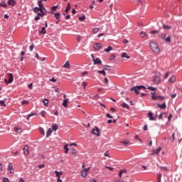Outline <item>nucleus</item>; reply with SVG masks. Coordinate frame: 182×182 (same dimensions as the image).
Segmentation results:
<instances>
[{
  "mask_svg": "<svg viewBox=\"0 0 182 182\" xmlns=\"http://www.w3.org/2000/svg\"><path fill=\"white\" fill-rule=\"evenodd\" d=\"M38 6L39 7H34L33 9L34 13L38 14L37 16L35 17V21H39L41 18L46 16V12H47L46 7H44L43 0H40L38 1Z\"/></svg>",
  "mask_w": 182,
  "mask_h": 182,
  "instance_id": "nucleus-1",
  "label": "nucleus"
},
{
  "mask_svg": "<svg viewBox=\"0 0 182 182\" xmlns=\"http://www.w3.org/2000/svg\"><path fill=\"white\" fill-rule=\"evenodd\" d=\"M150 48L154 53H157V54L160 53V48H159V46L157 45V43H156L154 41H151Z\"/></svg>",
  "mask_w": 182,
  "mask_h": 182,
  "instance_id": "nucleus-2",
  "label": "nucleus"
},
{
  "mask_svg": "<svg viewBox=\"0 0 182 182\" xmlns=\"http://www.w3.org/2000/svg\"><path fill=\"white\" fill-rule=\"evenodd\" d=\"M141 89L146 90V87H144V86H136V87H134L133 88H131V91L134 92L135 94H136V95H139V94H140V92H139V90H140Z\"/></svg>",
  "mask_w": 182,
  "mask_h": 182,
  "instance_id": "nucleus-3",
  "label": "nucleus"
},
{
  "mask_svg": "<svg viewBox=\"0 0 182 182\" xmlns=\"http://www.w3.org/2000/svg\"><path fill=\"white\" fill-rule=\"evenodd\" d=\"M90 169H91V167L81 170L80 171L81 176H82L83 178H86L87 176V173L90 171Z\"/></svg>",
  "mask_w": 182,
  "mask_h": 182,
  "instance_id": "nucleus-4",
  "label": "nucleus"
},
{
  "mask_svg": "<svg viewBox=\"0 0 182 182\" xmlns=\"http://www.w3.org/2000/svg\"><path fill=\"white\" fill-rule=\"evenodd\" d=\"M91 133L93 134L94 135H96L97 136H101V132H100V129L98 127H95L92 130Z\"/></svg>",
  "mask_w": 182,
  "mask_h": 182,
  "instance_id": "nucleus-5",
  "label": "nucleus"
},
{
  "mask_svg": "<svg viewBox=\"0 0 182 182\" xmlns=\"http://www.w3.org/2000/svg\"><path fill=\"white\" fill-rule=\"evenodd\" d=\"M93 48L95 50L100 51L101 49H102V44H100V43H95L94 44Z\"/></svg>",
  "mask_w": 182,
  "mask_h": 182,
  "instance_id": "nucleus-6",
  "label": "nucleus"
},
{
  "mask_svg": "<svg viewBox=\"0 0 182 182\" xmlns=\"http://www.w3.org/2000/svg\"><path fill=\"white\" fill-rule=\"evenodd\" d=\"M93 65H102V61L101 60L100 58H96L95 60L93 61Z\"/></svg>",
  "mask_w": 182,
  "mask_h": 182,
  "instance_id": "nucleus-7",
  "label": "nucleus"
},
{
  "mask_svg": "<svg viewBox=\"0 0 182 182\" xmlns=\"http://www.w3.org/2000/svg\"><path fill=\"white\" fill-rule=\"evenodd\" d=\"M160 151H161V147H159L157 149H153L152 153L151 155H159V153H160Z\"/></svg>",
  "mask_w": 182,
  "mask_h": 182,
  "instance_id": "nucleus-8",
  "label": "nucleus"
},
{
  "mask_svg": "<svg viewBox=\"0 0 182 182\" xmlns=\"http://www.w3.org/2000/svg\"><path fill=\"white\" fill-rule=\"evenodd\" d=\"M160 82H161V80H160V77L159 76H155L154 77V84H156V85H159V84H160Z\"/></svg>",
  "mask_w": 182,
  "mask_h": 182,
  "instance_id": "nucleus-9",
  "label": "nucleus"
},
{
  "mask_svg": "<svg viewBox=\"0 0 182 182\" xmlns=\"http://www.w3.org/2000/svg\"><path fill=\"white\" fill-rule=\"evenodd\" d=\"M140 37L142 38H147V37H149V34H147V33H146V31H141Z\"/></svg>",
  "mask_w": 182,
  "mask_h": 182,
  "instance_id": "nucleus-10",
  "label": "nucleus"
},
{
  "mask_svg": "<svg viewBox=\"0 0 182 182\" xmlns=\"http://www.w3.org/2000/svg\"><path fill=\"white\" fill-rule=\"evenodd\" d=\"M14 82V76H13V74L11 73H9V80H8V83L9 84H11Z\"/></svg>",
  "mask_w": 182,
  "mask_h": 182,
  "instance_id": "nucleus-11",
  "label": "nucleus"
},
{
  "mask_svg": "<svg viewBox=\"0 0 182 182\" xmlns=\"http://www.w3.org/2000/svg\"><path fill=\"white\" fill-rule=\"evenodd\" d=\"M7 4L9 6H14L16 3L15 0H8Z\"/></svg>",
  "mask_w": 182,
  "mask_h": 182,
  "instance_id": "nucleus-12",
  "label": "nucleus"
},
{
  "mask_svg": "<svg viewBox=\"0 0 182 182\" xmlns=\"http://www.w3.org/2000/svg\"><path fill=\"white\" fill-rule=\"evenodd\" d=\"M23 150L24 154L28 155L29 154V147L28 146H25Z\"/></svg>",
  "mask_w": 182,
  "mask_h": 182,
  "instance_id": "nucleus-13",
  "label": "nucleus"
},
{
  "mask_svg": "<svg viewBox=\"0 0 182 182\" xmlns=\"http://www.w3.org/2000/svg\"><path fill=\"white\" fill-rule=\"evenodd\" d=\"M120 143L124 144L125 146H128L130 144V141L124 140V141H120Z\"/></svg>",
  "mask_w": 182,
  "mask_h": 182,
  "instance_id": "nucleus-14",
  "label": "nucleus"
},
{
  "mask_svg": "<svg viewBox=\"0 0 182 182\" xmlns=\"http://www.w3.org/2000/svg\"><path fill=\"white\" fill-rule=\"evenodd\" d=\"M71 10V4L70 3H68L67 7L65 10V12L68 14Z\"/></svg>",
  "mask_w": 182,
  "mask_h": 182,
  "instance_id": "nucleus-15",
  "label": "nucleus"
},
{
  "mask_svg": "<svg viewBox=\"0 0 182 182\" xmlns=\"http://www.w3.org/2000/svg\"><path fill=\"white\" fill-rule=\"evenodd\" d=\"M168 82L170 83H174L176 82V76H172L169 78Z\"/></svg>",
  "mask_w": 182,
  "mask_h": 182,
  "instance_id": "nucleus-16",
  "label": "nucleus"
},
{
  "mask_svg": "<svg viewBox=\"0 0 182 182\" xmlns=\"http://www.w3.org/2000/svg\"><path fill=\"white\" fill-rule=\"evenodd\" d=\"M55 176L57 178H60V176L63 175V171L59 172V171H55Z\"/></svg>",
  "mask_w": 182,
  "mask_h": 182,
  "instance_id": "nucleus-17",
  "label": "nucleus"
},
{
  "mask_svg": "<svg viewBox=\"0 0 182 182\" xmlns=\"http://www.w3.org/2000/svg\"><path fill=\"white\" fill-rule=\"evenodd\" d=\"M64 68H68L70 69V64L69 61H66V63H65V65L63 66Z\"/></svg>",
  "mask_w": 182,
  "mask_h": 182,
  "instance_id": "nucleus-18",
  "label": "nucleus"
},
{
  "mask_svg": "<svg viewBox=\"0 0 182 182\" xmlns=\"http://www.w3.org/2000/svg\"><path fill=\"white\" fill-rule=\"evenodd\" d=\"M151 99L154 100H159V96L156 95V93H151Z\"/></svg>",
  "mask_w": 182,
  "mask_h": 182,
  "instance_id": "nucleus-19",
  "label": "nucleus"
},
{
  "mask_svg": "<svg viewBox=\"0 0 182 182\" xmlns=\"http://www.w3.org/2000/svg\"><path fill=\"white\" fill-rule=\"evenodd\" d=\"M148 117H149V119H150L151 121L156 120V118L153 117V113H151V112H149V113L148 114Z\"/></svg>",
  "mask_w": 182,
  "mask_h": 182,
  "instance_id": "nucleus-20",
  "label": "nucleus"
},
{
  "mask_svg": "<svg viewBox=\"0 0 182 182\" xmlns=\"http://www.w3.org/2000/svg\"><path fill=\"white\" fill-rule=\"evenodd\" d=\"M53 132V130L52 129H48L46 133V136L49 137V136H50Z\"/></svg>",
  "mask_w": 182,
  "mask_h": 182,
  "instance_id": "nucleus-21",
  "label": "nucleus"
},
{
  "mask_svg": "<svg viewBox=\"0 0 182 182\" xmlns=\"http://www.w3.org/2000/svg\"><path fill=\"white\" fill-rule=\"evenodd\" d=\"M41 34L45 35L46 34V27H42L41 30L39 31Z\"/></svg>",
  "mask_w": 182,
  "mask_h": 182,
  "instance_id": "nucleus-22",
  "label": "nucleus"
},
{
  "mask_svg": "<svg viewBox=\"0 0 182 182\" xmlns=\"http://www.w3.org/2000/svg\"><path fill=\"white\" fill-rule=\"evenodd\" d=\"M68 102H69L68 99L65 100L63 102V106L65 107H68Z\"/></svg>",
  "mask_w": 182,
  "mask_h": 182,
  "instance_id": "nucleus-23",
  "label": "nucleus"
},
{
  "mask_svg": "<svg viewBox=\"0 0 182 182\" xmlns=\"http://www.w3.org/2000/svg\"><path fill=\"white\" fill-rule=\"evenodd\" d=\"M157 105L161 109H166L167 107V105H166V103H164L162 105L158 104Z\"/></svg>",
  "mask_w": 182,
  "mask_h": 182,
  "instance_id": "nucleus-24",
  "label": "nucleus"
},
{
  "mask_svg": "<svg viewBox=\"0 0 182 182\" xmlns=\"http://www.w3.org/2000/svg\"><path fill=\"white\" fill-rule=\"evenodd\" d=\"M69 145L68 144H65L63 147V149H65V154H68L69 151V148H68Z\"/></svg>",
  "mask_w": 182,
  "mask_h": 182,
  "instance_id": "nucleus-25",
  "label": "nucleus"
},
{
  "mask_svg": "<svg viewBox=\"0 0 182 182\" xmlns=\"http://www.w3.org/2000/svg\"><path fill=\"white\" fill-rule=\"evenodd\" d=\"M122 58H127V59H130V56L127 55V53H123L122 55Z\"/></svg>",
  "mask_w": 182,
  "mask_h": 182,
  "instance_id": "nucleus-26",
  "label": "nucleus"
},
{
  "mask_svg": "<svg viewBox=\"0 0 182 182\" xmlns=\"http://www.w3.org/2000/svg\"><path fill=\"white\" fill-rule=\"evenodd\" d=\"M14 131H15L16 133H21V132H22V129L20 128V127H15V128H14Z\"/></svg>",
  "mask_w": 182,
  "mask_h": 182,
  "instance_id": "nucleus-27",
  "label": "nucleus"
},
{
  "mask_svg": "<svg viewBox=\"0 0 182 182\" xmlns=\"http://www.w3.org/2000/svg\"><path fill=\"white\" fill-rule=\"evenodd\" d=\"M43 103L44 106L48 107V105H49V101L47 99H45L43 100Z\"/></svg>",
  "mask_w": 182,
  "mask_h": 182,
  "instance_id": "nucleus-28",
  "label": "nucleus"
},
{
  "mask_svg": "<svg viewBox=\"0 0 182 182\" xmlns=\"http://www.w3.org/2000/svg\"><path fill=\"white\" fill-rule=\"evenodd\" d=\"M111 50H112V46H109L108 48H105V49L104 50V51H105V52H107V53H109V52H110Z\"/></svg>",
  "mask_w": 182,
  "mask_h": 182,
  "instance_id": "nucleus-29",
  "label": "nucleus"
},
{
  "mask_svg": "<svg viewBox=\"0 0 182 182\" xmlns=\"http://www.w3.org/2000/svg\"><path fill=\"white\" fill-rule=\"evenodd\" d=\"M122 107L124 108H127V109H130V107L129 106V105L126 104V103H123L121 105Z\"/></svg>",
  "mask_w": 182,
  "mask_h": 182,
  "instance_id": "nucleus-30",
  "label": "nucleus"
},
{
  "mask_svg": "<svg viewBox=\"0 0 182 182\" xmlns=\"http://www.w3.org/2000/svg\"><path fill=\"white\" fill-rule=\"evenodd\" d=\"M103 69L105 70H111V67L109 65H104Z\"/></svg>",
  "mask_w": 182,
  "mask_h": 182,
  "instance_id": "nucleus-31",
  "label": "nucleus"
},
{
  "mask_svg": "<svg viewBox=\"0 0 182 182\" xmlns=\"http://www.w3.org/2000/svg\"><path fill=\"white\" fill-rule=\"evenodd\" d=\"M54 16H55L56 20H58L60 18V13H55L54 14Z\"/></svg>",
  "mask_w": 182,
  "mask_h": 182,
  "instance_id": "nucleus-32",
  "label": "nucleus"
},
{
  "mask_svg": "<svg viewBox=\"0 0 182 182\" xmlns=\"http://www.w3.org/2000/svg\"><path fill=\"white\" fill-rule=\"evenodd\" d=\"M165 41L167 43H171V37L169 36L168 37H166V38H165Z\"/></svg>",
  "mask_w": 182,
  "mask_h": 182,
  "instance_id": "nucleus-33",
  "label": "nucleus"
},
{
  "mask_svg": "<svg viewBox=\"0 0 182 182\" xmlns=\"http://www.w3.org/2000/svg\"><path fill=\"white\" fill-rule=\"evenodd\" d=\"M100 31V28H93V33H98Z\"/></svg>",
  "mask_w": 182,
  "mask_h": 182,
  "instance_id": "nucleus-34",
  "label": "nucleus"
},
{
  "mask_svg": "<svg viewBox=\"0 0 182 182\" xmlns=\"http://www.w3.org/2000/svg\"><path fill=\"white\" fill-rule=\"evenodd\" d=\"M8 170L9 171H14V167H13V166H12V164H9V165H8Z\"/></svg>",
  "mask_w": 182,
  "mask_h": 182,
  "instance_id": "nucleus-35",
  "label": "nucleus"
},
{
  "mask_svg": "<svg viewBox=\"0 0 182 182\" xmlns=\"http://www.w3.org/2000/svg\"><path fill=\"white\" fill-rule=\"evenodd\" d=\"M160 168L164 171H168V168H167L166 166H161Z\"/></svg>",
  "mask_w": 182,
  "mask_h": 182,
  "instance_id": "nucleus-36",
  "label": "nucleus"
},
{
  "mask_svg": "<svg viewBox=\"0 0 182 182\" xmlns=\"http://www.w3.org/2000/svg\"><path fill=\"white\" fill-rule=\"evenodd\" d=\"M53 130L57 131L58 129V126L57 124H54L52 126Z\"/></svg>",
  "mask_w": 182,
  "mask_h": 182,
  "instance_id": "nucleus-37",
  "label": "nucleus"
},
{
  "mask_svg": "<svg viewBox=\"0 0 182 182\" xmlns=\"http://www.w3.org/2000/svg\"><path fill=\"white\" fill-rule=\"evenodd\" d=\"M86 18L85 16H82L81 17H79V21H85Z\"/></svg>",
  "mask_w": 182,
  "mask_h": 182,
  "instance_id": "nucleus-38",
  "label": "nucleus"
},
{
  "mask_svg": "<svg viewBox=\"0 0 182 182\" xmlns=\"http://www.w3.org/2000/svg\"><path fill=\"white\" fill-rule=\"evenodd\" d=\"M124 173H127L126 170H121L119 173V177H122Z\"/></svg>",
  "mask_w": 182,
  "mask_h": 182,
  "instance_id": "nucleus-39",
  "label": "nucleus"
},
{
  "mask_svg": "<svg viewBox=\"0 0 182 182\" xmlns=\"http://www.w3.org/2000/svg\"><path fill=\"white\" fill-rule=\"evenodd\" d=\"M35 115H36V114H35V113H31V114H30L29 115H28V117L26 118V119H27V120H29V119H30V117H33V116H35Z\"/></svg>",
  "mask_w": 182,
  "mask_h": 182,
  "instance_id": "nucleus-40",
  "label": "nucleus"
},
{
  "mask_svg": "<svg viewBox=\"0 0 182 182\" xmlns=\"http://www.w3.org/2000/svg\"><path fill=\"white\" fill-rule=\"evenodd\" d=\"M148 90H149L151 91H156V90H157V88L153 87H148Z\"/></svg>",
  "mask_w": 182,
  "mask_h": 182,
  "instance_id": "nucleus-41",
  "label": "nucleus"
},
{
  "mask_svg": "<svg viewBox=\"0 0 182 182\" xmlns=\"http://www.w3.org/2000/svg\"><path fill=\"white\" fill-rule=\"evenodd\" d=\"M28 104H29V102L26 101V100H23L21 102V105H27Z\"/></svg>",
  "mask_w": 182,
  "mask_h": 182,
  "instance_id": "nucleus-42",
  "label": "nucleus"
},
{
  "mask_svg": "<svg viewBox=\"0 0 182 182\" xmlns=\"http://www.w3.org/2000/svg\"><path fill=\"white\" fill-rule=\"evenodd\" d=\"M163 28L169 30L171 29V26H163Z\"/></svg>",
  "mask_w": 182,
  "mask_h": 182,
  "instance_id": "nucleus-43",
  "label": "nucleus"
},
{
  "mask_svg": "<svg viewBox=\"0 0 182 182\" xmlns=\"http://www.w3.org/2000/svg\"><path fill=\"white\" fill-rule=\"evenodd\" d=\"M0 107H6V105H5L4 101H0Z\"/></svg>",
  "mask_w": 182,
  "mask_h": 182,
  "instance_id": "nucleus-44",
  "label": "nucleus"
},
{
  "mask_svg": "<svg viewBox=\"0 0 182 182\" xmlns=\"http://www.w3.org/2000/svg\"><path fill=\"white\" fill-rule=\"evenodd\" d=\"M98 73L102 74L104 76H105L107 75V73L105 70H99Z\"/></svg>",
  "mask_w": 182,
  "mask_h": 182,
  "instance_id": "nucleus-45",
  "label": "nucleus"
},
{
  "mask_svg": "<svg viewBox=\"0 0 182 182\" xmlns=\"http://www.w3.org/2000/svg\"><path fill=\"white\" fill-rule=\"evenodd\" d=\"M0 6L4 7V8H6L7 4H6V3H4V2L0 3Z\"/></svg>",
  "mask_w": 182,
  "mask_h": 182,
  "instance_id": "nucleus-46",
  "label": "nucleus"
},
{
  "mask_svg": "<svg viewBox=\"0 0 182 182\" xmlns=\"http://www.w3.org/2000/svg\"><path fill=\"white\" fill-rule=\"evenodd\" d=\"M46 112H45V111H42L41 112V115L42 117H46Z\"/></svg>",
  "mask_w": 182,
  "mask_h": 182,
  "instance_id": "nucleus-47",
  "label": "nucleus"
},
{
  "mask_svg": "<svg viewBox=\"0 0 182 182\" xmlns=\"http://www.w3.org/2000/svg\"><path fill=\"white\" fill-rule=\"evenodd\" d=\"M39 132L41 134L45 135V131L43 128H39Z\"/></svg>",
  "mask_w": 182,
  "mask_h": 182,
  "instance_id": "nucleus-48",
  "label": "nucleus"
},
{
  "mask_svg": "<svg viewBox=\"0 0 182 182\" xmlns=\"http://www.w3.org/2000/svg\"><path fill=\"white\" fill-rule=\"evenodd\" d=\"M82 86L84 87V89H85L86 87L87 86V83L86 82H83L82 83Z\"/></svg>",
  "mask_w": 182,
  "mask_h": 182,
  "instance_id": "nucleus-49",
  "label": "nucleus"
},
{
  "mask_svg": "<svg viewBox=\"0 0 182 182\" xmlns=\"http://www.w3.org/2000/svg\"><path fill=\"white\" fill-rule=\"evenodd\" d=\"M159 37H160L161 39H164V38H166V34H164V33L160 34Z\"/></svg>",
  "mask_w": 182,
  "mask_h": 182,
  "instance_id": "nucleus-50",
  "label": "nucleus"
},
{
  "mask_svg": "<svg viewBox=\"0 0 182 182\" xmlns=\"http://www.w3.org/2000/svg\"><path fill=\"white\" fill-rule=\"evenodd\" d=\"M114 59H115V55H114V54L111 55L109 60H113Z\"/></svg>",
  "mask_w": 182,
  "mask_h": 182,
  "instance_id": "nucleus-51",
  "label": "nucleus"
},
{
  "mask_svg": "<svg viewBox=\"0 0 182 182\" xmlns=\"http://www.w3.org/2000/svg\"><path fill=\"white\" fill-rule=\"evenodd\" d=\"M34 47H35V46H34V44H31V46H30V50L31 51H33V49H34Z\"/></svg>",
  "mask_w": 182,
  "mask_h": 182,
  "instance_id": "nucleus-52",
  "label": "nucleus"
},
{
  "mask_svg": "<svg viewBox=\"0 0 182 182\" xmlns=\"http://www.w3.org/2000/svg\"><path fill=\"white\" fill-rule=\"evenodd\" d=\"M150 33H151V34H156V33H159V31H158L157 30H154V31H151Z\"/></svg>",
  "mask_w": 182,
  "mask_h": 182,
  "instance_id": "nucleus-53",
  "label": "nucleus"
},
{
  "mask_svg": "<svg viewBox=\"0 0 182 182\" xmlns=\"http://www.w3.org/2000/svg\"><path fill=\"white\" fill-rule=\"evenodd\" d=\"M163 115H166V113H161V114L159 115V119H163Z\"/></svg>",
  "mask_w": 182,
  "mask_h": 182,
  "instance_id": "nucleus-54",
  "label": "nucleus"
},
{
  "mask_svg": "<svg viewBox=\"0 0 182 182\" xmlns=\"http://www.w3.org/2000/svg\"><path fill=\"white\" fill-rule=\"evenodd\" d=\"M104 155H105V156H107V157L110 158L109 151H106V152L104 154Z\"/></svg>",
  "mask_w": 182,
  "mask_h": 182,
  "instance_id": "nucleus-55",
  "label": "nucleus"
},
{
  "mask_svg": "<svg viewBox=\"0 0 182 182\" xmlns=\"http://www.w3.org/2000/svg\"><path fill=\"white\" fill-rule=\"evenodd\" d=\"M54 91H55V92H58V93H60V90H59V88H58V87H54Z\"/></svg>",
  "mask_w": 182,
  "mask_h": 182,
  "instance_id": "nucleus-56",
  "label": "nucleus"
},
{
  "mask_svg": "<svg viewBox=\"0 0 182 182\" xmlns=\"http://www.w3.org/2000/svg\"><path fill=\"white\" fill-rule=\"evenodd\" d=\"M45 166H46L45 164H41V165L38 166V168H45Z\"/></svg>",
  "mask_w": 182,
  "mask_h": 182,
  "instance_id": "nucleus-57",
  "label": "nucleus"
},
{
  "mask_svg": "<svg viewBox=\"0 0 182 182\" xmlns=\"http://www.w3.org/2000/svg\"><path fill=\"white\" fill-rule=\"evenodd\" d=\"M129 43V40H123V43L124 44H127Z\"/></svg>",
  "mask_w": 182,
  "mask_h": 182,
  "instance_id": "nucleus-58",
  "label": "nucleus"
},
{
  "mask_svg": "<svg viewBox=\"0 0 182 182\" xmlns=\"http://www.w3.org/2000/svg\"><path fill=\"white\" fill-rule=\"evenodd\" d=\"M50 82H57V80H56L54 77L51 78V79L50 80Z\"/></svg>",
  "mask_w": 182,
  "mask_h": 182,
  "instance_id": "nucleus-59",
  "label": "nucleus"
},
{
  "mask_svg": "<svg viewBox=\"0 0 182 182\" xmlns=\"http://www.w3.org/2000/svg\"><path fill=\"white\" fill-rule=\"evenodd\" d=\"M105 168H108L109 171H114V168L112 167H109V166H105Z\"/></svg>",
  "mask_w": 182,
  "mask_h": 182,
  "instance_id": "nucleus-60",
  "label": "nucleus"
},
{
  "mask_svg": "<svg viewBox=\"0 0 182 182\" xmlns=\"http://www.w3.org/2000/svg\"><path fill=\"white\" fill-rule=\"evenodd\" d=\"M3 182H9V180L7 178H3Z\"/></svg>",
  "mask_w": 182,
  "mask_h": 182,
  "instance_id": "nucleus-61",
  "label": "nucleus"
},
{
  "mask_svg": "<svg viewBox=\"0 0 182 182\" xmlns=\"http://www.w3.org/2000/svg\"><path fill=\"white\" fill-rule=\"evenodd\" d=\"M158 100H164V97L159 96L158 97Z\"/></svg>",
  "mask_w": 182,
  "mask_h": 182,
  "instance_id": "nucleus-62",
  "label": "nucleus"
},
{
  "mask_svg": "<svg viewBox=\"0 0 182 182\" xmlns=\"http://www.w3.org/2000/svg\"><path fill=\"white\" fill-rule=\"evenodd\" d=\"M71 151H72L73 154H76L77 153V150L75 149H72Z\"/></svg>",
  "mask_w": 182,
  "mask_h": 182,
  "instance_id": "nucleus-63",
  "label": "nucleus"
},
{
  "mask_svg": "<svg viewBox=\"0 0 182 182\" xmlns=\"http://www.w3.org/2000/svg\"><path fill=\"white\" fill-rule=\"evenodd\" d=\"M90 182H97V180H95V179H91V180L90 181Z\"/></svg>",
  "mask_w": 182,
  "mask_h": 182,
  "instance_id": "nucleus-64",
  "label": "nucleus"
}]
</instances>
